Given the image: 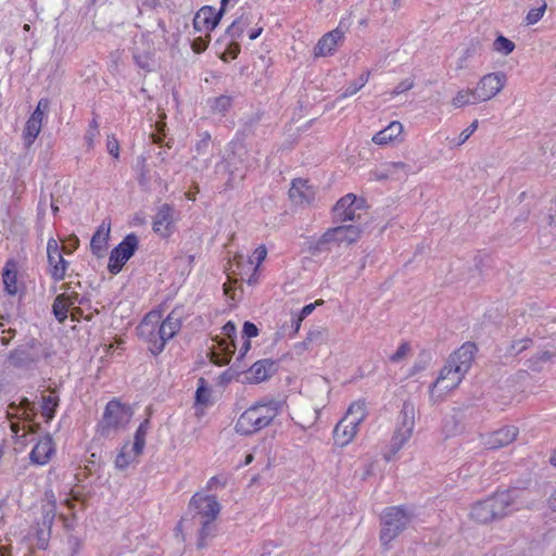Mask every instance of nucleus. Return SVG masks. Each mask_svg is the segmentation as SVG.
Here are the masks:
<instances>
[{
	"mask_svg": "<svg viewBox=\"0 0 556 556\" xmlns=\"http://www.w3.org/2000/svg\"><path fill=\"white\" fill-rule=\"evenodd\" d=\"M476 352V344L466 342L451 354L435 382L431 386V395L442 397L448 391L457 388L470 369Z\"/></svg>",
	"mask_w": 556,
	"mask_h": 556,
	"instance_id": "f257e3e1",
	"label": "nucleus"
},
{
	"mask_svg": "<svg viewBox=\"0 0 556 556\" xmlns=\"http://www.w3.org/2000/svg\"><path fill=\"white\" fill-rule=\"evenodd\" d=\"M518 509L517 492L504 490L471 505L469 518L481 525L501 520Z\"/></svg>",
	"mask_w": 556,
	"mask_h": 556,
	"instance_id": "f03ea898",
	"label": "nucleus"
},
{
	"mask_svg": "<svg viewBox=\"0 0 556 556\" xmlns=\"http://www.w3.org/2000/svg\"><path fill=\"white\" fill-rule=\"evenodd\" d=\"M280 409L281 402L279 401H260L239 416L235 425V431L240 435H252L268 427L278 416Z\"/></svg>",
	"mask_w": 556,
	"mask_h": 556,
	"instance_id": "7ed1b4c3",
	"label": "nucleus"
},
{
	"mask_svg": "<svg viewBox=\"0 0 556 556\" xmlns=\"http://www.w3.org/2000/svg\"><path fill=\"white\" fill-rule=\"evenodd\" d=\"M190 509H194L193 519L201 526L199 531L198 547L206 545V538L212 535L213 522L220 511V505L213 495L194 494L189 503Z\"/></svg>",
	"mask_w": 556,
	"mask_h": 556,
	"instance_id": "20e7f679",
	"label": "nucleus"
},
{
	"mask_svg": "<svg viewBox=\"0 0 556 556\" xmlns=\"http://www.w3.org/2000/svg\"><path fill=\"white\" fill-rule=\"evenodd\" d=\"M415 513L406 506H392L383 510L381 515L380 541L388 545L397 538L413 521Z\"/></svg>",
	"mask_w": 556,
	"mask_h": 556,
	"instance_id": "39448f33",
	"label": "nucleus"
},
{
	"mask_svg": "<svg viewBox=\"0 0 556 556\" xmlns=\"http://www.w3.org/2000/svg\"><path fill=\"white\" fill-rule=\"evenodd\" d=\"M132 412L128 406L118 401H110L103 414V418L98 426V433L103 438H109L121 429H124L130 421Z\"/></svg>",
	"mask_w": 556,
	"mask_h": 556,
	"instance_id": "423d86ee",
	"label": "nucleus"
},
{
	"mask_svg": "<svg viewBox=\"0 0 556 556\" xmlns=\"http://www.w3.org/2000/svg\"><path fill=\"white\" fill-rule=\"evenodd\" d=\"M47 356L48 353L42 343L38 339L30 338L9 353L5 364L9 367L28 368Z\"/></svg>",
	"mask_w": 556,
	"mask_h": 556,
	"instance_id": "0eeeda50",
	"label": "nucleus"
},
{
	"mask_svg": "<svg viewBox=\"0 0 556 556\" xmlns=\"http://www.w3.org/2000/svg\"><path fill=\"white\" fill-rule=\"evenodd\" d=\"M363 229L359 225H340L328 229L312 247L316 252L329 250V245L352 244L361 238Z\"/></svg>",
	"mask_w": 556,
	"mask_h": 556,
	"instance_id": "6e6552de",
	"label": "nucleus"
},
{
	"mask_svg": "<svg viewBox=\"0 0 556 556\" xmlns=\"http://www.w3.org/2000/svg\"><path fill=\"white\" fill-rule=\"evenodd\" d=\"M365 418V409L363 404H352L346 415L337 424L333 430V439L336 444L345 446L357 433L359 424Z\"/></svg>",
	"mask_w": 556,
	"mask_h": 556,
	"instance_id": "1a4fd4ad",
	"label": "nucleus"
},
{
	"mask_svg": "<svg viewBox=\"0 0 556 556\" xmlns=\"http://www.w3.org/2000/svg\"><path fill=\"white\" fill-rule=\"evenodd\" d=\"M415 426V406L405 402L399 414L394 433L391 439L390 451L396 454L410 439Z\"/></svg>",
	"mask_w": 556,
	"mask_h": 556,
	"instance_id": "9d476101",
	"label": "nucleus"
},
{
	"mask_svg": "<svg viewBox=\"0 0 556 556\" xmlns=\"http://www.w3.org/2000/svg\"><path fill=\"white\" fill-rule=\"evenodd\" d=\"M367 214L366 201L353 193L342 197L333 207L336 223L359 222Z\"/></svg>",
	"mask_w": 556,
	"mask_h": 556,
	"instance_id": "9b49d317",
	"label": "nucleus"
},
{
	"mask_svg": "<svg viewBox=\"0 0 556 556\" xmlns=\"http://www.w3.org/2000/svg\"><path fill=\"white\" fill-rule=\"evenodd\" d=\"M138 243L137 236L129 233L112 250L108 264V269L111 274L116 275L122 270L123 266L135 254Z\"/></svg>",
	"mask_w": 556,
	"mask_h": 556,
	"instance_id": "f8f14e48",
	"label": "nucleus"
},
{
	"mask_svg": "<svg viewBox=\"0 0 556 556\" xmlns=\"http://www.w3.org/2000/svg\"><path fill=\"white\" fill-rule=\"evenodd\" d=\"M506 75L503 72L489 73L481 77L475 88L477 99L485 102L500 93L506 85Z\"/></svg>",
	"mask_w": 556,
	"mask_h": 556,
	"instance_id": "ddd939ff",
	"label": "nucleus"
},
{
	"mask_svg": "<svg viewBox=\"0 0 556 556\" xmlns=\"http://www.w3.org/2000/svg\"><path fill=\"white\" fill-rule=\"evenodd\" d=\"M157 333L162 339L161 343L155 346H149V350L152 354H160L166 344V342L172 339L181 328V318L180 315L174 309L172 311L167 317L159 324Z\"/></svg>",
	"mask_w": 556,
	"mask_h": 556,
	"instance_id": "4468645a",
	"label": "nucleus"
},
{
	"mask_svg": "<svg viewBox=\"0 0 556 556\" xmlns=\"http://www.w3.org/2000/svg\"><path fill=\"white\" fill-rule=\"evenodd\" d=\"M56 511L54 503H48L42 506V517L36 527L37 547L46 549L49 544L51 528L54 522Z\"/></svg>",
	"mask_w": 556,
	"mask_h": 556,
	"instance_id": "2eb2a0df",
	"label": "nucleus"
},
{
	"mask_svg": "<svg viewBox=\"0 0 556 556\" xmlns=\"http://www.w3.org/2000/svg\"><path fill=\"white\" fill-rule=\"evenodd\" d=\"M61 289L63 292L55 298L52 305V312L60 323H64L67 318L70 308H72L75 303H80V301L78 300V293L76 291H71L70 285L64 283Z\"/></svg>",
	"mask_w": 556,
	"mask_h": 556,
	"instance_id": "dca6fc26",
	"label": "nucleus"
},
{
	"mask_svg": "<svg viewBox=\"0 0 556 556\" xmlns=\"http://www.w3.org/2000/svg\"><path fill=\"white\" fill-rule=\"evenodd\" d=\"M47 254L51 276L55 280H63L68 263L62 256L60 245L53 238L48 241Z\"/></svg>",
	"mask_w": 556,
	"mask_h": 556,
	"instance_id": "f3484780",
	"label": "nucleus"
},
{
	"mask_svg": "<svg viewBox=\"0 0 556 556\" xmlns=\"http://www.w3.org/2000/svg\"><path fill=\"white\" fill-rule=\"evenodd\" d=\"M519 430L515 426H505L483 437V444L491 450L501 448L513 443L518 437Z\"/></svg>",
	"mask_w": 556,
	"mask_h": 556,
	"instance_id": "a211bd4d",
	"label": "nucleus"
},
{
	"mask_svg": "<svg viewBox=\"0 0 556 556\" xmlns=\"http://www.w3.org/2000/svg\"><path fill=\"white\" fill-rule=\"evenodd\" d=\"M174 228V207L167 203L162 204L153 219V231L162 238L172 235Z\"/></svg>",
	"mask_w": 556,
	"mask_h": 556,
	"instance_id": "6ab92c4d",
	"label": "nucleus"
},
{
	"mask_svg": "<svg viewBox=\"0 0 556 556\" xmlns=\"http://www.w3.org/2000/svg\"><path fill=\"white\" fill-rule=\"evenodd\" d=\"M160 315L157 313H149L140 325L137 327L138 334L149 342V346H155L161 343L162 339L159 337Z\"/></svg>",
	"mask_w": 556,
	"mask_h": 556,
	"instance_id": "aec40b11",
	"label": "nucleus"
},
{
	"mask_svg": "<svg viewBox=\"0 0 556 556\" xmlns=\"http://www.w3.org/2000/svg\"><path fill=\"white\" fill-rule=\"evenodd\" d=\"M224 13L225 9L222 7L218 12H216L215 9H213L212 7L202 8L195 14V17L193 20L194 28H197L198 30H202L203 28L207 30L214 29L219 23V20Z\"/></svg>",
	"mask_w": 556,
	"mask_h": 556,
	"instance_id": "412c9836",
	"label": "nucleus"
},
{
	"mask_svg": "<svg viewBox=\"0 0 556 556\" xmlns=\"http://www.w3.org/2000/svg\"><path fill=\"white\" fill-rule=\"evenodd\" d=\"M342 39L343 31L338 28L327 33L317 42L314 49L315 56H326L332 54Z\"/></svg>",
	"mask_w": 556,
	"mask_h": 556,
	"instance_id": "4be33fe9",
	"label": "nucleus"
},
{
	"mask_svg": "<svg viewBox=\"0 0 556 556\" xmlns=\"http://www.w3.org/2000/svg\"><path fill=\"white\" fill-rule=\"evenodd\" d=\"M275 371L276 365L273 361L261 359L251 366L247 379L252 383H260L271 377Z\"/></svg>",
	"mask_w": 556,
	"mask_h": 556,
	"instance_id": "5701e85b",
	"label": "nucleus"
},
{
	"mask_svg": "<svg viewBox=\"0 0 556 556\" xmlns=\"http://www.w3.org/2000/svg\"><path fill=\"white\" fill-rule=\"evenodd\" d=\"M314 190L308 186L307 180L294 179L289 190L291 201L296 205L309 203L314 199Z\"/></svg>",
	"mask_w": 556,
	"mask_h": 556,
	"instance_id": "b1692460",
	"label": "nucleus"
},
{
	"mask_svg": "<svg viewBox=\"0 0 556 556\" xmlns=\"http://www.w3.org/2000/svg\"><path fill=\"white\" fill-rule=\"evenodd\" d=\"M111 225L105 220L98 227L97 231L93 233L90 242V248L92 253L97 257H102L106 250L108 241L110 238Z\"/></svg>",
	"mask_w": 556,
	"mask_h": 556,
	"instance_id": "393cba45",
	"label": "nucleus"
},
{
	"mask_svg": "<svg viewBox=\"0 0 556 556\" xmlns=\"http://www.w3.org/2000/svg\"><path fill=\"white\" fill-rule=\"evenodd\" d=\"M53 452L54 448L52 439L47 435L39 440L38 443L34 446L30 453V459L35 464L43 465L49 462Z\"/></svg>",
	"mask_w": 556,
	"mask_h": 556,
	"instance_id": "a878e982",
	"label": "nucleus"
},
{
	"mask_svg": "<svg viewBox=\"0 0 556 556\" xmlns=\"http://www.w3.org/2000/svg\"><path fill=\"white\" fill-rule=\"evenodd\" d=\"M402 132V123L393 121L386 128L375 134L371 140L378 146H386L394 141Z\"/></svg>",
	"mask_w": 556,
	"mask_h": 556,
	"instance_id": "bb28decb",
	"label": "nucleus"
},
{
	"mask_svg": "<svg viewBox=\"0 0 556 556\" xmlns=\"http://www.w3.org/2000/svg\"><path fill=\"white\" fill-rule=\"evenodd\" d=\"M142 452L135 450V444L130 446L129 443H125L115 458L116 468L121 470L126 469L131 463L137 460Z\"/></svg>",
	"mask_w": 556,
	"mask_h": 556,
	"instance_id": "cd10ccee",
	"label": "nucleus"
},
{
	"mask_svg": "<svg viewBox=\"0 0 556 556\" xmlns=\"http://www.w3.org/2000/svg\"><path fill=\"white\" fill-rule=\"evenodd\" d=\"M480 103L479 99H477V93L475 88H464L456 92V94L452 98L451 104L455 109H462L467 105H475Z\"/></svg>",
	"mask_w": 556,
	"mask_h": 556,
	"instance_id": "c85d7f7f",
	"label": "nucleus"
},
{
	"mask_svg": "<svg viewBox=\"0 0 556 556\" xmlns=\"http://www.w3.org/2000/svg\"><path fill=\"white\" fill-rule=\"evenodd\" d=\"M210 109L215 114L225 115L232 105V98L228 94H220L207 100Z\"/></svg>",
	"mask_w": 556,
	"mask_h": 556,
	"instance_id": "c756f323",
	"label": "nucleus"
},
{
	"mask_svg": "<svg viewBox=\"0 0 556 556\" xmlns=\"http://www.w3.org/2000/svg\"><path fill=\"white\" fill-rule=\"evenodd\" d=\"M251 24V18L248 14L240 15L235 20L231 25L227 28V34L231 39H236L242 36L244 29Z\"/></svg>",
	"mask_w": 556,
	"mask_h": 556,
	"instance_id": "7c9ffc66",
	"label": "nucleus"
},
{
	"mask_svg": "<svg viewBox=\"0 0 556 556\" xmlns=\"http://www.w3.org/2000/svg\"><path fill=\"white\" fill-rule=\"evenodd\" d=\"M42 123L33 118H28L24 128L25 147L29 148L41 130Z\"/></svg>",
	"mask_w": 556,
	"mask_h": 556,
	"instance_id": "2f4dec72",
	"label": "nucleus"
},
{
	"mask_svg": "<svg viewBox=\"0 0 556 556\" xmlns=\"http://www.w3.org/2000/svg\"><path fill=\"white\" fill-rule=\"evenodd\" d=\"M197 153L199 156L203 159L204 166L207 167L213 156L212 148H211V135L205 132L202 139L197 143L195 147Z\"/></svg>",
	"mask_w": 556,
	"mask_h": 556,
	"instance_id": "473e14b6",
	"label": "nucleus"
},
{
	"mask_svg": "<svg viewBox=\"0 0 556 556\" xmlns=\"http://www.w3.org/2000/svg\"><path fill=\"white\" fill-rule=\"evenodd\" d=\"M58 404L59 397L54 393L42 395L41 414L46 417L47 421L53 418Z\"/></svg>",
	"mask_w": 556,
	"mask_h": 556,
	"instance_id": "72a5a7b5",
	"label": "nucleus"
},
{
	"mask_svg": "<svg viewBox=\"0 0 556 556\" xmlns=\"http://www.w3.org/2000/svg\"><path fill=\"white\" fill-rule=\"evenodd\" d=\"M11 264V262H8L7 263V266L3 270V283H4V289L5 291L11 294V295H14L16 294L17 292V286H16V271L15 270H11L9 268V265Z\"/></svg>",
	"mask_w": 556,
	"mask_h": 556,
	"instance_id": "f704fd0d",
	"label": "nucleus"
},
{
	"mask_svg": "<svg viewBox=\"0 0 556 556\" xmlns=\"http://www.w3.org/2000/svg\"><path fill=\"white\" fill-rule=\"evenodd\" d=\"M236 332H237V328H236V325L232 321H228L227 324L224 325V327H223V334L228 337L231 340V343L228 344L224 340L223 342H220V345H225L224 350H225V353L228 356L233 354L235 351H236V346H235V343H233V337L236 336Z\"/></svg>",
	"mask_w": 556,
	"mask_h": 556,
	"instance_id": "c9c22d12",
	"label": "nucleus"
},
{
	"mask_svg": "<svg viewBox=\"0 0 556 556\" xmlns=\"http://www.w3.org/2000/svg\"><path fill=\"white\" fill-rule=\"evenodd\" d=\"M515 47V43L503 35L497 36L493 41V50L502 55L510 54Z\"/></svg>",
	"mask_w": 556,
	"mask_h": 556,
	"instance_id": "e433bc0d",
	"label": "nucleus"
},
{
	"mask_svg": "<svg viewBox=\"0 0 556 556\" xmlns=\"http://www.w3.org/2000/svg\"><path fill=\"white\" fill-rule=\"evenodd\" d=\"M370 76V72H364L357 80L351 83L341 94L342 98H348L355 94L358 90H361L368 81Z\"/></svg>",
	"mask_w": 556,
	"mask_h": 556,
	"instance_id": "4c0bfd02",
	"label": "nucleus"
},
{
	"mask_svg": "<svg viewBox=\"0 0 556 556\" xmlns=\"http://www.w3.org/2000/svg\"><path fill=\"white\" fill-rule=\"evenodd\" d=\"M149 428V420L146 419L141 425L138 427L136 433H135V450L137 451H143L146 445V437L148 433Z\"/></svg>",
	"mask_w": 556,
	"mask_h": 556,
	"instance_id": "58836bf2",
	"label": "nucleus"
},
{
	"mask_svg": "<svg viewBox=\"0 0 556 556\" xmlns=\"http://www.w3.org/2000/svg\"><path fill=\"white\" fill-rule=\"evenodd\" d=\"M266 255H267V249H266L265 245H260L258 248L255 249V251L253 253V256L256 260V265L253 268V274L248 279V283L249 285H253V283L256 282V280H257L256 279L257 268L261 265V263L266 258Z\"/></svg>",
	"mask_w": 556,
	"mask_h": 556,
	"instance_id": "ea45409f",
	"label": "nucleus"
},
{
	"mask_svg": "<svg viewBox=\"0 0 556 556\" xmlns=\"http://www.w3.org/2000/svg\"><path fill=\"white\" fill-rule=\"evenodd\" d=\"M307 413L309 416H305L304 413L298 415L299 425L302 428H309L318 419L319 412L317 409H314L313 412L308 410Z\"/></svg>",
	"mask_w": 556,
	"mask_h": 556,
	"instance_id": "a19ab883",
	"label": "nucleus"
},
{
	"mask_svg": "<svg viewBox=\"0 0 556 556\" xmlns=\"http://www.w3.org/2000/svg\"><path fill=\"white\" fill-rule=\"evenodd\" d=\"M545 10H546V3H543L540 8L531 9L526 16L527 24L533 25V24L538 23L544 15Z\"/></svg>",
	"mask_w": 556,
	"mask_h": 556,
	"instance_id": "79ce46f5",
	"label": "nucleus"
},
{
	"mask_svg": "<svg viewBox=\"0 0 556 556\" xmlns=\"http://www.w3.org/2000/svg\"><path fill=\"white\" fill-rule=\"evenodd\" d=\"M99 135V124L96 118H93L90 124L89 128L86 132L85 140L88 144V148H91L93 146L94 138Z\"/></svg>",
	"mask_w": 556,
	"mask_h": 556,
	"instance_id": "37998d69",
	"label": "nucleus"
},
{
	"mask_svg": "<svg viewBox=\"0 0 556 556\" xmlns=\"http://www.w3.org/2000/svg\"><path fill=\"white\" fill-rule=\"evenodd\" d=\"M529 342H530L529 339H522V340L515 341L509 345L507 353L511 356L518 355L519 353H521L523 350H526L528 348Z\"/></svg>",
	"mask_w": 556,
	"mask_h": 556,
	"instance_id": "c03bdc74",
	"label": "nucleus"
},
{
	"mask_svg": "<svg viewBox=\"0 0 556 556\" xmlns=\"http://www.w3.org/2000/svg\"><path fill=\"white\" fill-rule=\"evenodd\" d=\"M409 351L410 348L408 343L404 342L397 348L396 352L390 356V361L393 363H399L407 356Z\"/></svg>",
	"mask_w": 556,
	"mask_h": 556,
	"instance_id": "a18cd8bd",
	"label": "nucleus"
},
{
	"mask_svg": "<svg viewBox=\"0 0 556 556\" xmlns=\"http://www.w3.org/2000/svg\"><path fill=\"white\" fill-rule=\"evenodd\" d=\"M387 169L389 170V174H391L392 177H394L399 172H404L405 174L408 172V165L404 162H390L384 165Z\"/></svg>",
	"mask_w": 556,
	"mask_h": 556,
	"instance_id": "49530a36",
	"label": "nucleus"
},
{
	"mask_svg": "<svg viewBox=\"0 0 556 556\" xmlns=\"http://www.w3.org/2000/svg\"><path fill=\"white\" fill-rule=\"evenodd\" d=\"M414 87V80L410 78L404 79L396 85V87L392 90V96H399L405 91L410 90Z\"/></svg>",
	"mask_w": 556,
	"mask_h": 556,
	"instance_id": "de8ad7c7",
	"label": "nucleus"
},
{
	"mask_svg": "<svg viewBox=\"0 0 556 556\" xmlns=\"http://www.w3.org/2000/svg\"><path fill=\"white\" fill-rule=\"evenodd\" d=\"M477 128L478 121L476 119L460 132L457 144L460 146L465 143L469 139V137L476 131Z\"/></svg>",
	"mask_w": 556,
	"mask_h": 556,
	"instance_id": "09e8293b",
	"label": "nucleus"
},
{
	"mask_svg": "<svg viewBox=\"0 0 556 556\" xmlns=\"http://www.w3.org/2000/svg\"><path fill=\"white\" fill-rule=\"evenodd\" d=\"M210 400V391L203 386H199L195 392V402L202 405H206Z\"/></svg>",
	"mask_w": 556,
	"mask_h": 556,
	"instance_id": "8fccbe9b",
	"label": "nucleus"
},
{
	"mask_svg": "<svg viewBox=\"0 0 556 556\" xmlns=\"http://www.w3.org/2000/svg\"><path fill=\"white\" fill-rule=\"evenodd\" d=\"M242 332L243 336L249 340L250 338H254L258 334V329L253 323L245 321Z\"/></svg>",
	"mask_w": 556,
	"mask_h": 556,
	"instance_id": "3c124183",
	"label": "nucleus"
},
{
	"mask_svg": "<svg viewBox=\"0 0 556 556\" xmlns=\"http://www.w3.org/2000/svg\"><path fill=\"white\" fill-rule=\"evenodd\" d=\"M207 47V40L205 38H202V37H198L195 38L193 41H192V50L195 52V53H201L203 52Z\"/></svg>",
	"mask_w": 556,
	"mask_h": 556,
	"instance_id": "603ef678",
	"label": "nucleus"
},
{
	"mask_svg": "<svg viewBox=\"0 0 556 556\" xmlns=\"http://www.w3.org/2000/svg\"><path fill=\"white\" fill-rule=\"evenodd\" d=\"M553 356H554V354L548 351L543 352L542 354L538 355L536 357L530 359V362L533 363V365H530L529 368L536 369V367H535L536 363L547 362V361L552 359Z\"/></svg>",
	"mask_w": 556,
	"mask_h": 556,
	"instance_id": "864d4df0",
	"label": "nucleus"
},
{
	"mask_svg": "<svg viewBox=\"0 0 556 556\" xmlns=\"http://www.w3.org/2000/svg\"><path fill=\"white\" fill-rule=\"evenodd\" d=\"M106 147L111 155H113L114 157H118V142L115 138H109Z\"/></svg>",
	"mask_w": 556,
	"mask_h": 556,
	"instance_id": "5fc2aeb1",
	"label": "nucleus"
},
{
	"mask_svg": "<svg viewBox=\"0 0 556 556\" xmlns=\"http://www.w3.org/2000/svg\"><path fill=\"white\" fill-rule=\"evenodd\" d=\"M155 126H156V130L159 134H151V138L154 143H160L162 141L161 134H163V131H164L165 123L162 121H159V122H156Z\"/></svg>",
	"mask_w": 556,
	"mask_h": 556,
	"instance_id": "6e6d98bb",
	"label": "nucleus"
},
{
	"mask_svg": "<svg viewBox=\"0 0 556 556\" xmlns=\"http://www.w3.org/2000/svg\"><path fill=\"white\" fill-rule=\"evenodd\" d=\"M374 180H387L389 178H392L391 174H389V170L384 166L382 170H375L371 173Z\"/></svg>",
	"mask_w": 556,
	"mask_h": 556,
	"instance_id": "4d7b16f0",
	"label": "nucleus"
},
{
	"mask_svg": "<svg viewBox=\"0 0 556 556\" xmlns=\"http://www.w3.org/2000/svg\"><path fill=\"white\" fill-rule=\"evenodd\" d=\"M320 303H323V301H317L315 304H307V305H305V306L302 308V311H301V316H300V317H302V319H303L304 317H306L307 315H309V314L314 311L315 305H318V304H320Z\"/></svg>",
	"mask_w": 556,
	"mask_h": 556,
	"instance_id": "13d9d810",
	"label": "nucleus"
},
{
	"mask_svg": "<svg viewBox=\"0 0 556 556\" xmlns=\"http://www.w3.org/2000/svg\"><path fill=\"white\" fill-rule=\"evenodd\" d=\"M7 332L10 334L9 337L0 338V341L3 345H8L10 343V341L12 340V338L15 336V330L12 328H9L8 330H5V329L2 330V333H7Z\"/></svg>",
	"mask_w": 556,
	"mask_h": 556,
	"instance_id": "bf43d9fd",
	"label": "nucleus"
},
{
	"mask_svg": "<svg viewBox=\"0 0 556 556\" xmlns=\"http://www.w3.org/2000/svg\"><path fill=\"white\" fill-rule=\"evenodd\" d=\"M50 102L48 99L42 98L38 101V104L36 109L40 110L41 112L46 113V111L49 110Z\"/></svg>",
	"mask_w": 556,
	"mask_h": 556,
	"instance_id": "052dcab7",
	"label": "nucleus"
},
{
	"mask_svg": "<svg viewBox=\"0 0 556 556\" xmlns=\"http://www.w3.org/2000/svg\"><path fill=\"white\" fill-rule=\"evenodd\" d=\"M250 348H251V343L248 339H245L240 349V354H239L238 358H242L247 354V352L250 350Z\"/></svg>",
	"mask_w": 556,
	"mask_h": 556,
	"instance_id": "680f3d73",
	"label": "nucleus"
},
{
	"mask_svg": "<svg viewBox=\"0 0 556 556\" xmlns=\"http://www.w3.org/2000/svg\"><path fill=\"white\" fill-rule=\"evenodd\" d=\"M548 506L556 511V490L548 497Z\"/></svg>",
	"mask_w": 556,
	"mask_h": 556,
	"instance_id": "e2e57ef3",
	"label": "nucleus"
},
{
	"mask_svg": "<svg viewBox=\"0 0 556 556\" xmlns=\"http://www.w3.org/2000/svg\"><path fill=\"white\" fill-rule=\"evenodd\" d=\"M43 116H45V113L41 112L40 110L38 109H35V111L33 112V114L30 115V118L33 119H36V121H39L42 123V119H43Z\"/></svg>",
	"mask_w": 556,
	"mask_h": 556,
	"instance_id": "0e129e2a",
	"label": "nucleus"
},
{
	"mask_svg": "<svg viewBox=\"0 0 556 556\" xmlns=\"http://www.w3.org/2000/svg\"><path fill=\"white\" fill-rule=\"evenodd\" d=\"M262 31H263V28H262V27H260V28H257V29H255V30L251 31V33H250V35H249V38H250L251 40H255V39H256L261 34H262Z\"/></svg>",
	"mask_w": 556,
	"mask_h": 556,
	"instance_id": "69168bd1",
	"label": "nucleus"
},
{
	"mask_svg": "<svg viewBox=\"0 0 556 556\" xmlns=\"http://www.w3.org/2000/svg\"><path fill=\"white\" fill-rule=\"evenodd\" d=\"M235 265L240 269L243 265V256L242 255H236L235 256Z\"/></svg>",
	"mask_w": 556,
	"mask_h": 556,
	"instance_id": "338daca9",
	"label": "nucleus"
},
{
	"mask_svg": "<svg viewBox=\"0 0 556 556\" xmlns=\"http://www.w3.org/2000/svg\"><path fill=\"white\" fill-rule=\"evenodd\" d=\"M549 464L556 467V451H554L549 456Z\"/></svg>",
	"mask_w": 556,
	"mask_h": 556,
	"instance_id": "774afa93",
	"label": "nucleus"
}]
</instances>
